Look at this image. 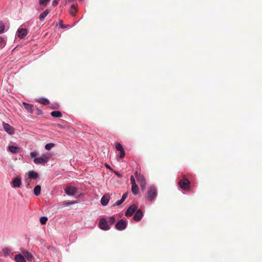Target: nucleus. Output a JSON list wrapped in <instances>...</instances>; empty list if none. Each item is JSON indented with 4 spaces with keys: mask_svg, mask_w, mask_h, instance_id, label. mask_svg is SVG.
<instances>
[{
    "mask_svg": "<svg viewBox=\"0 0 262 262\" xmlns=\"http://www.w3.org/2000/svg\"><path fill=\"white\" fill-rule=\"evenodd\" d=\"M146 195L148 201H154L158 195L157 188L154 185L150 186L147 191Z\"/></svg>",
    "mask_w": 262,
    "mask_h": 262,
    "instance_id": "obj_1",
    "label": "nucleus"
},
{
    "mask_svg": "<svg viewBox=\"0 0 262 262\" xmlns=\"http://www.w3.org/2000/svg\"><path fill=\"white\" fill-rule=\"evenodd\" d=\"M50 156L48 154H43L40 157L35 158L33 161L35 164L37 165H45L48 163Z\"/></svg>",
    "mask_w": 262,
    "mask_h": 262,
    "instance_id": "obj_2",
    "label": "nucleus"
},
{
    "mask_svg": "<svg viewBox=\"0 0 262 262\" xmlns=\"http://www.w3.org/2000/svg\"><path fill=\"white\" fill-rule=\"evenodd\" d=\"M135 177L137 179L138 183H139L140 187L142 190L144 189L146 187V181L144 176L136 171L135 173Z\"/></svg>",
    "mask_w": 262,
    "mask_h": 262,
    "instance_id": "obj_3",
    "label": "nucleus"
},
{
    "mask_svg": "<svg viewBox=\"0 0 262 262\" xmlns=\"http://www.w3.org/2000/svg\"><path fill=\"white\" fill-rule=\"evenodd\" d=\"M22 184V178L20 175L16 176L11 182V186L13 188H19Z\"/></svg>",
    "mask_w": 262,
    "mask_h": 262,
    "instance_id": "obj_4",
    "label": "nucleus"
},
{
    "mask_svg": "<svg viewBox=\"0 0 262 262\" xmlns=\"http://www.w3.org/2000/svg\"><path fill=\"white\" fill-rule=\"evenodd\" d=\"M138 208L137 205L133 204L129 206L125 212V215L127 217L132 216Z\"/></svg>",
    "mask_w": 262,
    "mask_h": 262,
    "instance_id": "obj_5",
    "label": "nucleus"
},
{
    "mask_svg": "<svg viewBox=\"0 0 262 262\" xmlns=\"http://www.w3.org/2000/svg\"><path fill=\"white\" fill-rule=\"evenodd\" d=\"M99 228L103 230H108L110 229L109 224H107V222L106 218H101L99 223Z\"/></svg>",
    "mask_w": 262,
    "mask_h": 262,
    "instance_id": "obj_6",
    "label": "nucleus"
},
{
    "mask_svg": "<svg viewBox=\"0 0 262 262\" xmlns=\"http://www.w3.org/2000/svg\"><path fill=\"white\" fill-rule=\"evenodd\" d=\"M179 184L180 187L185 190H187L190 188V181L186 178H183L180 180L179 182Z\"/></svg>",
    "mask_w": 262,
    "mask_h": 262,
    "instance_id": "obj_7",
    "label": "nucleus"
},
{
    "mask_svg": "<svg viewBox=\"0 0 262 262\" xmlns=\"http://www.w3.org/2000/svg\"><path fill=\"white\" fill-rule=\"evenodd\" d=\"M127 223L123 220H120L115 224L116 228L119 231L124 230L127 227Z\"/></svg>",
    "mask_w": 262,
    "mask_h": 262,
    "instance_id": "obj_8",
    "label": "nucleus"
},
{
    "mask_svg": "<svg viewBox=\"0 0 262 262\" xmlns=\"http://www.w3.org/2000/svg\"><path fill=\"white\" fill-rule=\"evenodd\" d=\"M3 126L4 129L9 135H13L14 134V128L7 123L3 122Z\"/></svg>",
    "mask_w": 262,
    "mask_h": 262,
    "instance_id": "obj_9",
    "label": "nucleus"
},
{
    "mask_svg": "<svg viewBox=\"0 0 262 262\" xmlns=\"http://www.w3.org/2000/svg\"><path fill=\"white\" fill-rule=\"evenodd\" d=\"M135 213V214L133 216L134 220L136 222L140 221L143 216V213L142 210L141 209H137Z\"/></svg>",
    "mask_w": 262,
    "mask_h": 262,
    "instance_id": "obj_10",
    "label": "nucleus"
},
{
    "mask_svg": "<svg viewBox=\"0 0 262 262\" xmlns=\"http://www.w3.org/2000/svg\"><path fill=\"white\" fill-rule=\"evenodd\" d=\"M28 34V31L26 29L19 28L17 31V35L20 39L24 38Z\"/></svg>",
    "mask_w": 262,
    "mask_h": 262,
    "instance_id": "obj_11",
    "label": "nucleus"
},
{
    "mask_svg": "<svg viewBox=\"0 0 262 262\" xmlns=\"http://www.w3.org/2000/svg\"><path fill=\"white\" fill-rule=\"evenodd\" d=\"M66 193L68 195L72 196L75 194L77 191V189L75 187L70 186L66 188L64 190Z\"/></svg>",
    "mask_w": 262,
    "mask_h": 262,
    "instance_id": "obj_12",
    "label": "nucleus"
},
{
    "mask_svg": "<svg viewBox=\"0 0 262 262\" xmlns=\"http://www.w3.org/2000/svg\"><path fill=\"white\" fill-rule=\"evenodd\" d=\"M110 199V196L109 194H105L103 195L100 201L101 205L103 206H106L109 202Z\"/></svg>",
    "mask_w": 262,
    "mask_h": 262,
    "instance_id": "obj_13",
    "label": "nucleus"
},
{
    "mask_svg": "<svg viewBox=\"0 0 262 262\" xmlns=\"http://www.w3.org/2000/svg\"><path fill=\"white\" fill-rule=\"evenodd\" d=\"M28 178L31 180H37L38 177V173L34 171V170H30L28 172Z\"/></svg>",
    "mask_w": 262,
    "mask_h": 262,
    "instance_id": "obj_14",
    "label": "nucleus"
},
{
    "mask_svg": "<svg viewBox=\"0 0 262 262\" xmlns=\"http://www.w3.org/2000/svg\"><path fill=\"white\" fill-rule=\"evenodd\" d=\"M23 104L25 108L28 111V113L30 114L33 113L34 110L33 108V106L32 104L25 102H23Z\"/></svg>",
    "mask_w": 262,
    "mask_h": 262,
    "instance_id": "obj_15",
    "label": "nucleus"
},
{
    "mask_svg": "<svg viewBox=\"0 0 262 262\" xmlns=\"http://www.w3.org/2000/svg\"><path fill=\"white\" fill-rule=\"evenodd\" d=\"M19 149L18 146L10 145L8 147L7 150L14 154L18 153Z\"/></svg>",
    "mask_w": 262,
    "mask_h": 262,
    "instance_id": "obj_16",
    "label": "nucleus"
},
{
    "mask_svg": "<svg viewBox=\"0 0 262 262\" xmlns=\"http://www.w3.org/2000/svg\"><path fill=\"white\" fill-rule=\"evenodd\" d=\"M14 260L16 262H26L25 257L21 254L15 255Z\"/></svg>",
    "mask_w": 262,
    "mask_h": 262,
    "instance_id": "obj_17",
    "label": "nucleus"
},
{
    "mask_svg": "<svg viewBox=\"0 0 262 262\" xmlns=\"http://www.w3.org/2000/svg\"><path fill=\"white\" fill-rule=\"evenodd\" d=\"M77 11H78V9L75 7V6L74 5H72L70 7V11H69L70 14L72 16H75Z\"/></svg>",
    "mask_w": 262,
    "mask_h": 262,
    "instance_id": "obj_18",
    "label": "nucleus"
},
{
    "mask_svg": "<svg viewBox=\"0 0 262 262\" xmlns=\"http://www.w3.org/2000/svg\"><path fill=\"white\" fill-rule=\"evenodd\" d=\"M50 10L49 9H46L43 12H42L39 16V19L40 21H43L45 17L48 15L49 13Z\"/></svg>",
    "mask_w": 262,
    "mask_h": 262,
    "instance_id": "obj_19",
    "label": "nucleus"
},
{
    "mask_svg": "<svg viewBox=\"0 0 262 262\" xmlns=\"http://www.w3.org/2000/svg\"><path fill=\"white\" fill-rule=\"evenodd\" d=\"M51 116L56 118H59L62 116V113L58 111H54L51 112Z\"/></svg>",
    "mask_w": 262,
    "mask_h": 262,
    "instance_id": "obj_20",
    "label": "nucleus"
},
{
    "mask_svg": "<svg viewBox=\"0 0 262 262\" xmlns=\"http://www.w3.org/2000/svg\"><path fill=\"white\" fill-rule=\"evenodd\" d=\"M41 191V186L39 185H37L35 186L33 190V192L34 195L36 196H38L40 194Z\"/></svg>",
    "mask_w": 262,
    "mask_h": 262,
    "instance_id": "obj_21",
    "label": "nucleus"
},
{
    "mask_svg": "<svg viewBox=\"0 0 262 262\" xmlns=\"http://www.w3.org/2000/svg\"><path fill=\"white\" fill-rule=\"evenodd\" d=\"M7 41V38L0 36V49H3L6 45Z\"/></svg>",
    "mask_w": 262,
    "mask_h": 262,
    "instance_id": "obj_22",
    "label": "nucleus"
},
{
    "mask_svg": "<svg viewBox=\"0 0 262 262\" xmlns=\"http://www.w3.org/2000/svg\"><path fill=\"white\" fill-rule=\"evenodd\" d=\"M37 101L43 105H48L49 104V100L46 98H41L37 100Z\"/></svg>",
    "mask_w": 262,
    "mask_h": 262,
    "instance_id": "obj_23",
    "label": "nucleus"
},
{
    "mask_svg": "<svg viewBox=\"0 0 262 262\" xmlns=\"http://www.w3.org/2000/svg\"><path fill=\"white\" fill-rule=\"evenodd\" d=\"M139 189L137 184L132 185V193L134 195H137L138 194V193L139 192Z\"/></svg>",
    "mask_w": 262,
    "mask_h": 262,
    "instance_id": "obj_24",
    "label": "nucleus"
},
{
    "mask_svg": "<svg viewBox=\"0 0 262 262\" xmlns=\"http://www.w3.org/2000/svg\"><path fill=\"white\" fill-rule=\"evenodd\" d=\"M24 254V257L28 260H31L33 258L32 254L28 251L25 252Z\"/></svg>",
    "mask_w": 262,
    "mask_h": 262,
    "instance_id": "obj_25",
    "label": "nucleus"
},
{
    "mask_svg": "<svg viewBox=\"0 0 262 262\" xmlns=\"http://www.w3.org/2000/svg\"><path fill=\"white\" fill-rule=\"evenodd\" d=\"M50 0H38L39 4L40 6L46 7Z\"/></svg>",
    "mask_w": 262,
    "mask_h": 262,
    "instance_id": "obj_26",
    "label": "nucleus"
},
{
    "mask_svg": "<svg viewBox=\"0 0 262 262\" xmlns=\"http://www.w3.org/2000/svg\"><path fill=\"white\" fill-rule=\"evenodd\" d=\"M107 224H113L115 223L116 220L114 216L108 217L106 219Z\"/></svg>",
    "mask_w": 262,
    "mask_h": 262,
    "instance_id": "obj_27",
    "label": "nucleus"
},
{
    "mask_svg": "<svg viewBox=\"0 0 262 262\" xmlns=\"http://www.w3.org/2000/svg\"><path fill=\"white\" fill-rule=\"evenodd\" d=\"M55 146V144L53 143H50L46 144L45 149L48 150H51L53 147Z\"/></svg>",
    "mask_w": 262,
    "mask_h": 262,
    "instance_id": "obj_28",
    "label": "nucleus"
},
{
    "mask_svg": "<svg viewBox=\"0 0 262 262\" xmlns=\"http://www.w3.org/2000/svg\"><path fill=\"white\" fill-rule=\"evenodd\" d=\"M2 251H3V254L5 255H9L11 252V249L9 248H4L3 249Z\"/></svg>",
    "mask_w": 262,
    "mask_h": 262,
    "instance_id": "obj_29",
    "label": "nucleus"
},
{
    "mask_svg": "<svg viewBox=\"0 0 262 262\" xmlns=\"http://www.w3.org/2000/svg\"><path fill=\"white\" fill-rule=\"evenodd\" d=\"M39 221L41 225H45L48 221V218L46 216H41Z\"/></svg>",
    "mask_w": 262,
    "mask_h": 262,
    "instance_id": "obj_30",
    "label": "nucleus"
},
{
    "mask_svg": "<svg viewBox=\"0 0 262 262\" xmlns=\"http://www.w3.org/2000/svg\"><path fill=\"white\" fill-rule=\"evenodd\" d=\"M115 148H116V150L120 151L122 150H124L122 145L120 143H117L116 144Z\"/></svg>",
    "mask_w": 262,
    "mask_h": 262,
    "instance_id": "obj_31",
    "label": "nucleus"
},
{
    "mask_svg": "<svg viewBox=\"0 0 262 262\" xmlns=\"http://www.w3.org/2000/svg\"><path fill=\"white\" fill-rule=\"evenodd\" d=\"M5 29V26L4 23L0 21V33H2L4 32Z\"/></svg>",
    "mask_w": 262,
    "mask_h": 262,
    "instance_id": "obj_32",
    "label": "nucleus"
},
{
    "mask_svg": "<svg viewBox=\"0 0 262 262\" xmlns=\"http://www.w3.org/2000/svg\"><path fill=\"white\" fill-rule=\"evenodd\" d=\"M38 155V152L36 151H32L30 152V157L32 158H34V159L35 158L36 156H37V155Z\"/></svg>",
    "mask_w": 262,
    "mask_h": 262,
    "instance_id": "obj_33",
    "label": "nucleus"
},
{
    "mask_svg": "<svg viewBox=\"0 0 262 262\" xmlns=\"http://www.w3.org/2000/svg\"><path fill=\"white\" fill-rule=\"evenodd\" d=\"M59 107V105L57 103L52 104L51 108L53 109H58Z\"/></svg>",
    "mask_w": 262,
    "mask_h": 262,
    "instance_id": "obj_34",
    "label": "nucleus"
},
{
    "mask_svg": "<svg viewBox=\"0 0 262 262\" xmlns=\"http://www.w3.org/2000/svg\"><path fill=\"white\" fill-rule=\"evenodd\" d=\"M130 181L132 185H136L135 179L133 176H130Z\"/></svg>",
    "mask_w": 262,
    "mask_h": 262,
    "instance_id": "obj_35",
    "label": "nucleus"
},
{
    "mask_svg": "<svg viewBox=\"0 0 262 262\" xmlns=\"http://www.w3.org/2000/svg\"><path fill=\"white\" fill-rule=\"evenodd\" d=\"M125 153L124 150H122L120 151V155H119V158L122 159L125 156Z\"/></svg>",
    "mask_w": 262,
    "mask_h": 262,
    "instance_id": "obj_36",
    "label": "nucleus"
},
{
    "mask_svg": "<svg viewBox=\"0 0 262 262\" xmlns=\"http://www.w3.org/2000/svg\"><path fill=\"white\" fill-rule=\"evenodd\" d=\"M127 195H128L127 192H125V193H123L122 196V198H121V200H122L123 202H124L126 200V199L127 198Z\"/></svg>",
    "mask_w": 262,
    "mask_h": 262,
    "instance_id": "obj_37",
    "label": "nucleus"
},
{
    "mask_svg": "<svg viewBox=\"0 0 262 262\" xmlns=\"http://www.w3.org/2000/svg\"><path fill=\"white\" fill-rule=\"evenodd\" d=\"M123 202H123V201L120 199V200H118L117 201H116L115 202V203L114 204V206H119V205H121L122 203H123Z\"/></svg>",
    "mask_w": 262,
    "mask_h": 262,
    "instance_id": "obj_38",
    "label": "nucleus"
},
{
    "mask_svg": "<svg viewBox=\"0 0 262 262\" xmlns=\"http://www.w3.org/2000/svg\"><path fill=\"white\" fill-rule=\"evenodd\" d=\"M58 4V0H53L52 1V5L53 6V7H56L57 6V5Z\"/></svg>",
    "mask_w": 262,
    "mask_h": 262,
    "instance_id": "obj_39",
    "label": "nucleus"
},
{
    "mask_svg": "<svg viewBox=\"0 0 262 262\" xmlns=\"http://www.w3.org/2000/svg\"><path fill=\"white\" fill-rule=\"evenodd\" d=\"M60 25L61 28H65L66 26L62 24V21L61 20L60 21Z\"/></svg>",
    "mask_w": 262,
    "mask_h": 262,
    "instance_id": "obj_40",
    "label": "nucleus"
},
{
    "mask_svg": "<svg viewBox=\"0 0 262 262\" xmlns=\"http://www.w3.org/2000/svg\"><path fill=\"white\" fill-rule=\"evenodd\" d=\"M115 174H116V176H118V177H121V174H120L119 172H118V171L115 172Z\"/></svg>",
    "mask_w": 262,
    "mask_h": 262,
    "instance_id": "obj_41",
    "label": "nucleus"
},
{
    "mask_svg": "<svg viewBox=\"0 0 262 262\" xmlns=\"http://www.w3.org/2000/svg\"><path fill=\"white\" fill-rule=\"evenodd\" d=\"M105 167L108 169H111V167H110V166L109 165H108L107 164H105Z\"/></svg>",
    "mask_w": 262,
    "mask_h": 262,
    "instance_id": "obj_42",
    "label": "nucleus"
},
{
    "mask_svg": "<svg viewBox=\"0 0 262 262\" xmlns=\"http://www.w3.org/2000/svg\"><path fill=\"white\" fill-rule=\"evenodd\" d=\"M38 112H38V115H40V114H41V110H38Z\"/></svg>",
    "mask_w": 262,
    "mask_h": 262,
    "instance_id": "obj_43",
    "label": "nucleus"
}]
</instances>
